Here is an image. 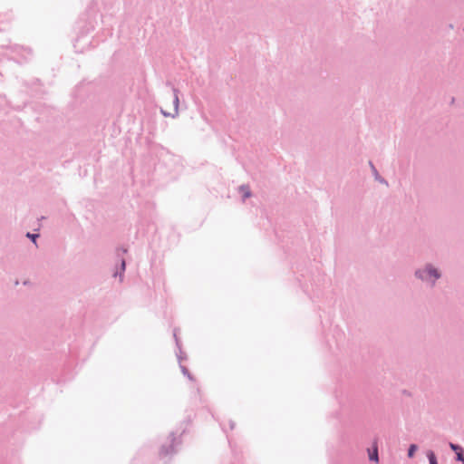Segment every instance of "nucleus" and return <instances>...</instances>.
<instances>
[{"instance_id":"nucleus-5","label":"nucleus","mask_w":464,"mask_h":464,"mask_svg":"<svg viewBox=\"0 0 464 464\" xmlns=\"http://www.w3.org/2000/svg\"><path fill=\"white\" fill-rule=\"evenodd\" d=\"M241 191L243 192V195L245 198H247L250 196V190L247 187H241Z\"/></svg>"},{"instance_id":"nucleus-8","label":"nucleus","mask_w":464,"mask_h":464,"mask_svg":"<svg viewBox=\"0 0 464 464\" xmlns=\"http://www.w3.org/2000/svg\"><path fill=\"white\" fill-rule=\"evenodd\" d=\"M26 236H27V237L31 238L34 243H35L36 237H38L37 234L27 233Z\"/></svg>"},{"instance_id":"nucleus-1","label":"nucleus","mask_w":464,"mask_h":464,"mask_svg":"<svg viewBox=\"0 0 464 464\" xmlns=\"http://www.w3.org/2000/svg\"><path fill=\"white\" fill-rule=\"evenodd\" d=\"M416 275L421 279H428L429 276H433L435 279L440 277V274L437 269L430 266L426 267L424 270L417 271Z\"/></svg>"},{"instance_id":"nucleus-7","label":"nucleus","mask_w":464,"mask_h":464,"mask_svg":"<svg viewBox=\"0 0 464 464\" xmlns=\"http://www.w3.org/2000/svg\"><path fill=\"white\" fill-rule=\"evenodd\" d=\"M457 459L460 461H464V455L462 450L457 452Z\"/></svg>"},{"instance_id":"nucleus-6","label":"nucleus","mask_w":464,"mask_h":464,"mask_svg":"<svg viewBox=\"0 0 464 464\" xmlns=\"http://www.w3.org/2000/svg\"><path fill=\"white\" fill-rule=\"evenodd\" d=\"M450 447L451 448L452 450L458 452L460 450H462L459 446L458 445H455L453 443H450Z\"/></svg>"},{"instance_id":"nucleus-4","label":"nucleus","mask_w":464,"mask_h":464,"mask_svg":"<svg viewBox=\"0 0 464 464\" xmlns=\"http://www.w3.org/2000/svg\"><path fill=\"white\" fill-rule=\"evenodd\" d=\"M428 457L430 464H438L433 452H430Z\"/></svg>"},{"instance_id":"nucleus-2","label":"nucleus","mask_w":464,"mask_h":464,"mask_svg":"<svg viewBox=\"0 0 464 464\" xmlns=\"http://www.w3.org/2000/svg\"><path fill=\"white\" fill-rule=\"evenodd\" d=\"M369 459L371 460H374V461H376L378 463V460H379L378 459V449H377L376 445L373 447L372 452L369 453Z\"/></svg>"},{"instance_id":"nucleus-9","label":"nucleus","mask_w":464,"mask_h":464,"mask_svg":"<svg viewBox=\"0 0 464 464\" xmlns=\"http://www.w3.org/2000/svg\"><path fill=\"white\" fill-rule=\"evenodd\" d=\"M178 102H179L178 97H175V103H176V106L178 105Z\"/></svg>"},{"instance_id":"nucleus-3","label":"nucleus","mask_w":464,"mask_h":464,"mask_svg":"<svg viewBox=\"0 0 464 464\" xmlns=\"http://www.w3.org/2000/svg\"><path fill=\"white\" fill-rule=\"evenodd\" d=\"M416 450H417V446L415 444L411 445L410 449H409V451H408V456L410 458H412L414 453H415V451H416Z\"/></svg>"}]
</instances>
